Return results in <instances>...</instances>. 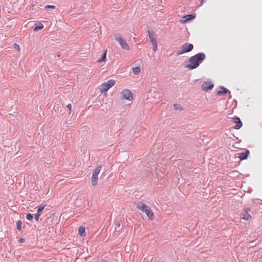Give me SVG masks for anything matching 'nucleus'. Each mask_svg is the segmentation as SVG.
Listing matches in <instances>:
<instances>
[{"mask_svg": "<svg viewBox=\"0 0 262 262\" xmlns=\"http://www.w3.org/2000/svg\"><path fill=\"white\" fill-rule=\"evenodd\" d=\"M206 55L203 53H199L195 55L191 56L189 59V64L186 66V67L189 70L197 68L200 64L205 60Z\"/></svg>", "mask_w": 262, "mask_h": 262, "instance_id": "1", "label": "nucleus"}, {"mask_svg": "<svg viewBox=\"0 0 262 262\" xmlns=\"http://www.w3.org/2000/svg\"><path fill=\"white\" fill-rule=\"evenodd\" d=\"M137 208L142 212H145L150 220L154 219V214L152 211L150 209V207L146 204L139 202L137 205Z\"/></svg>", "mask_w": 262, "mask_h": 262, "instance_id": "2", "label": "nucleus"}, {"mask_svg": "<svg viewBox=\"0 0 262 262\" xmlns=\"http://www.w3.org/2000/svg\"><path fill=\"white\" fill-rule=\"evenodd\" d=\"M193 46L191 43H184L180 49L178 50L176 52L177 55L179 56L183 53L189 52L192 50Z\"/></svg>", "mask_w": 262, "mask_h": 262, "instance_id": "3", "label": "nucleus"}, {"mask_svg": "<svg viewBox=\"0 0 262 262\" xmlns=\"http://www.w3.org/2000/svg\"><path fill=\"white\" fill-rule=\"evenodd\" d=\"M101 169L102 166L98 165L93 172L92 177V184L93 186H95L98 183V176Z\"/></svg>", "mask_w": 262, "mask_h": 262, "instance_id": "4", "label": "nucleus"}, {"mask_svg": "<svg viewBox=\"0 0 262 262\" xmlns=\"http://www.w3.org/2000/svg\"><path fill=\"white\" fill-rule=\"evenodd\" d=\"M116 40L119 43L122 48L124 50H129V47L125 40L120 36L117 35L116 36Z\"/></svg>", "mask_w": 262, "mask_h": 262, "instance_id": "5", "label": "nucleus"}, {"mask_svg": "<svg viewBox=\"0 0 262 262\" xmlns=\"http://www.w3.org/2000/svg\"><path fill=\"white\" fill-rule=\"evenodd\" d=\"M121 95L124 99L132 100L133 99V94L130 90H124L121 93Z\"/></svg>", "mask_w": 262, "mask_h": 262, "instance_id": "6", "label": "nucleus"}, {"mask_svg": "<svg viewBox=\"0 0 262 262\" xmlns=\"http://www.w3.org/2000/svg\"><path fill=\"white\" fill-rule=\"evenodd\" d=\"M214 86V85L211 82H205L202 85V88L206 92L211 90Z\"/></svg>", "mask_w": 262, "mask_h": 262, "instance_id": "7", "label": "nucleus"}, {"mask_svg": "<svg viewBox=\"0 0 262 262\" xmlns=\"http://www.w3.org/2000/svg\"><path fill=\"white\" fill-rule=\"evenodd\" d=\"M249 154V150H247L245 152L239 153L238 154V157L240 158V159L241 160H246L248 158Z\"/></svg>", "mask_w": 262, "mask_h": 262, "instance_id": "8", "label": "nucleus"}, {"mask_svg": "<svg viewBox=\"0 0 262 262\" xmlns=\"http://www.w3.org/2000/svg\"><path fill=\"white\" fill-rule=\"evenodd\" d=\"M194 17V16L193 15V14H188V15H186L185 16H184L183 17V20H182V21L183 23H186L187 21H188L190 20H191L192 19H193V18Z\"/></svg>", "mask_w": 262, "mask_h": 262, "instance_id": "9", "label": "nucleus"}, {"mask_svg": "<svg viewBox=\"0 0 262 262\" xmlns=\"http://www.w3.org/2000/svg\"><path fill=\"white\" fill-rule=\"evenodd\" d=\"M219 89L220 90L218 91L217 92V94L219 95H225L228 92V90L223 86H221Z\"/></svg>", "mask_w": 262, "mask_h": 262, "instance_id": "10", "label": "nucleus"}, {"mask_svg": "<svg viewBox=\"0 0 262 262\" xmlns=\"http://www.w3.org/2000/svg\"><path fill=\"white\" fill-rule=\"evenodd\" d=\"M147 33H148V37L150 38V41L152 43V45L157 44L156 39L155 37L151 35L150 31L148 30Z\"/></svg>", "mask_w": 262, "mask_h": 262, "instance_id": "11", "label": "nucleus"}, {"mask_svg": "<svg viewBox=\"0 0 262 262\" xmlns=\"http://www.w3.org/2000/svg\"><path fill=\"white\" fill-rule=\"evenodd\" d=\"M109 90L108 88L107 87V86L106 85V84L105 83L102 84L101 85H100V92L101 93H105L108 90Z\"/></svg>", "mask_w": 262, "mask_h": 262, "instance_id": "12", "label": "nucleus"}, {"mask_svg": "<svg viewBox=\"0 0 262 262\" xmlns=\"http://www.w3.org/2000/svg\"><path fill=\"white\" fill-rule=\"evenodd\" d=\"M115 83H116V82L114 80L110 79L105 83L106 84V85L107 86V87L110 89L111 88H112L115 84Z\"/></svg>", "mask_w": 262, "mask_h": 262, "instance_id": "13", "label": "nucleus"}, {"mask_svg": "<svg viewBox=\"0 0 262 262\" xmlns=\"http://www.w3.org/2000/svg\"><path fill=\"white\" fill-rule=\"evenodd\" d=\"M234 120H238V123H236V125L234 127V128L236 129H238L241 128L242 126L243 123L241 121L240 119L238 117H236L234 118Z\"/></svg>", "mask_w": 262, "mask_h": 262, "instance_id": "14", "label": "nucleus"}, {"mask_svg": "<svg viewBox=\"0 0 262 262\" xmlns=\"http://www.w3.org/2000/svg\"><path fill=\"white\" fill-rule=\"evenodd\" d=\"M78 233L81 236H84L85 235V228L80 227L78 229Z\"/></svg>", "mask_w": 262, "mask_h": 262, "instance_id": "15", "label": "nucleus"}, {"mask_svg": "<svg viewBox=\"0 0 262 262\" xmlns=\"http://www.w3.org/2000/svg\"><path fill=\"white\" fill-rule=\"evenodd\" d=\"M106 56V51H104V52L101 55L100 58L98 59L97 61L100 62L105 61Z\"/></svg>", "mask_w": 262, "mask_h": 262, "instance_id": "16", "label": "nucleus"}, {"mask_svg": "<svg viewBox=\"0 0 262 262\" xmlns=\"http://www.w3.org/2000/svg\"><path fill=\"white\" fill-rule=\"evenodd\" d=\"M35 25H36V26H35V28L34 29V31H35L40 30L43 28V25L41 23H39L38 24H35Z\"/></svg>", "mask_w": 262, "mask_h": 262, "instance_id": "17", "label": "nucleus"}, {"mask_svg": "<svg viewBox=\"0 0 262 262\" xmlns=\"http://www.w3.org/2000/svg\"><path fill=\"white\" fill-rule=\"evenodd\" d=\"M141 71V69L139 67H136L133 68V72L134 74L137 75Z\"/></svg>", "mask_w": 262, "mask_h": 262, "instance_id": "18", "label": "nucleus"}, {"mask_svg": "<svg viewBox=\"0 0 262 262\" xmlns=\"http://www.w3.org/2000/svg\"><path fill=\"white\" fill-rule=\"evenodd\" d=\"M22 222L21 221H18L16 222V228L18 231H20L21 229Z\"/></svg>", "mask_w": 262, "mask_h": 262, "instance_id": "19", "label": "nucleus"}, {"mask_svg": "<svg viewBox=\"0 0 262 262\" xmlns=\"http://www.w3.org/2000/svg\"><path fill=\"white\" fill-rule=\"evenodd\" d=\"M45 206H46V205H42L37 206V212L40 213V212H41L44 209Z\"/></svg>", "mask_w": 262, "mask_h": 262, "instance_id": "20", "label": "nucleus"}, {"mask_svg": "<svg viewBox=\"0 0 262 262\" xmlns=\"http://www.w3.org/2000/svg\"><path fill=\"white\" fill-rule=\"evenodd\" d=\"M250 217H251V215L249 213H245L243 215V219L245 220H248Z\"/></svg>", "mask_w": 262, "mask_h": 262, "instance_id": "21", "label": "nucleus"}, {"mask_svg": "<svg viewBox=\"0 0 262 262\" xmlns=\"http://www.w3.org/2000/svg\"><path fill=\"white\" fill-rule=\"evenodd\" d=\"M173 106H174L175 110H182L181 106L179 104H174Z\"/></svg>", "mask_w": 262, "mask_h": 262, "instance_id": "22", "label": "nucleus"}, {"mask_svg": "<svg viewBox=\"0 0 262 262\" xmlns=\"http://www.w3.org/2000/svg\"><path fill=\"white\" fill-rule=\"evenodd\" d=\"M26 219L28 220H31L33 219V215L31 213H28L26 215Z\"/></svg>", "mask_w": 262, "mask_h": 262, "instance_id": "23", "label": "nucleus"}, {"mask_svg": "<svg viewBox=\"0 0 262 262\" xmlns=\"http://www.w3.org/2000/svg\"><path fill=\"white\" fill-rule=\"evenodd\" d=\"M115 225H116V227H115L116 230H119V228L120 227V222L119 221H117L116 222Z\"/></svg>", "mask_w": 262, "mask_h": 262, "instance_id": "24", "label": "nucleus"}, {"mask_svg": "<svg viewBox=\"0 0 262 262\" xmlns=\"http://www.w3.org/2000/svg\"><path fill=\"white\" fill-rule=\"evenodd\" d=\"M40 215V214L38 212H37L36 213V214L35 215L34 218L36 221H38Z\"/></svg>", "mask_w": 262, "mask_h": 262, "instance_id": "25", "label": "nucleus"}, {"mask_svg": "<svg viewBox=\"0 0 262 262\" xmlns=\"http://www.w3.org/2000/svg\"><path fill=\"white\" fill-rule=\"evenodd\" d=\"M13 47L15 49L19 51V46L18 44L17 43H14L13 44Z\"/></svg>", "mask_w": 262, "mask_h": 262, "instance_id": "26", "label": "nucleus"}, {"mask_svg": "<svg viewBox=\"0 0 262 262\" xmlns=\"http://www.w3.org/2000/svg\"><path fill=\"white\" fill-rule=\"evenodd\" d=\"M55 8V6H53V5H46L45 7V9H48V8Z\"/></svg>", "mask_w": 262, "mask_h": 262, "instance_id": "27", "label": "nucleus"}, {"mask_svg": "<svg viewBox=\"0 0 262 262\" xmlns=\"http://www.w3.org/2000/svg\"><path fill=\"white\" fill-rule=\"evenodd\" d=\"M152 47H153V50H154V52L157 51V49H158L157 43V44L153 45H152Z\"/></svg>", "mask_w": 262, "mask_h": 262, "instance_id": "28", "label": "nucleus"}, {"mask_svg": "<svg viewBox=\"0 0 262 262\" xmlns=\"http://www.w3.org/2000/svg\"><path fill=\"white\" fill-rule=\"evenodd\" d=\"M67 107L69 109L70 113L71 112V109H72V105L71 104H69L67 105Z\"/></svg>", "mask_w": 262, "mask_h": 262, "instance_id": "29", "label": "nucleus"}, {"mask_svg": "<svg viewBox=\"0 0 262 262\" xmlns=\"http://www.w3.org/2000/svg\"><path fill=\"white\" fill-rule=\"evenodd\" d=\"M24 242V239L22 238H20L19 239V242L20 243H22Z\"/></svg>", "mask_w": 262, "mask_h": 262, "instance_id": "30", "label": "nucleus"}, {"mask_svg": "<svg viewBox=\"0 0 262 262\" xmlns=\"http://www.w3.org/2000/svg\"><path fill=\"white\" fill-rule=\"evenodd\" d=\"M234 122L237 123H238V120H234Z\"/></svg>", "mask_w": 262, "mask_h": 262, "instance_id": "31", "label": "nucleus"}, {"mask_svg": "<svg viewBox=\"0 0 262 262\" xmlns=\"http://www.w3.org/2000/svg\"><path fill=\"white\" fill-rule=\"evenodd\" d=\"M200 1H201V5H202L204 0H200Z\"/></svg>", "mask_w": 262, "mask_h": 262, "instance_id": "32", "label": "nucleus"}, {"mask_svg": "<svg viewBox=\"0 0 262 262\" xmlns=\"http://www.w3.org/2000/svg\"><path fill=\"white\" fill-rule=\"evenodd\" d=\"M162 262H165V261H162Z\"/></svg>", "mask_w": 262, "mask_h": 262, "instance_id": "33", "label": "nucleus"}]
</instances>
